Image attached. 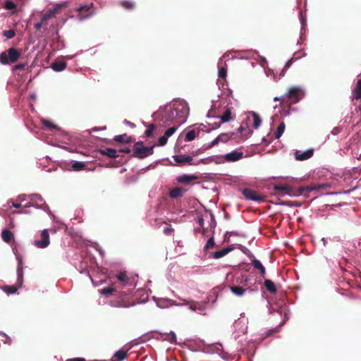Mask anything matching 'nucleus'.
I'll use <instances>...</instances> for the list:
<instances>
[{
  "label": "nucleus",
  "mask_w": 361,
  "mask_h": 361,
  "mask_svg": "<svg viewBox=\"0 0 361 361\" xmlns=\"http://www.w3.org/2000/svg\"><path fill=\"white\" fill-rule=\"evenodd\" d=\"M301 92L302 90L299 87H290L286 94L288 102H290V104H295L298 102L301 99L300 96Z\"/></svg>",
  "instance_id": "6e6552de"
},
{
  "label": "nucleus",
  "mask_w": 361,
  "mask_h": 361,
  "mask_svg": "<svg viewBox=\"0 0 361 361\" xmlns=\"http://www.w3.org/2000/svg\"><path fill=\"white\" fill-rule=\"evenodd\" d=\"M243 131H247V135H245L244 137H243V140L246 139L249 135L251 134L252 131L249 129H247V128L241 126H240L238 128V132L240 133H243Z\"/></svg>",
  "instance_id": "ea45409f"
},
{
  "label": "nucleus",
  "mask_w": 361,
  "mask_h": 361,
  "mask_svg": "<svg viewBox=\"0 0 361 361\" xmlns=\"http://www.w3.org/2000/svg\"><path fill=\"white\" fill-rule=\"evenodd\" d=\"M13 206L16 208H20L21 207V204L20 203H13Z\"/></svg>",
  "instance_id": "4d7b16f0"
},
{
  "label": "nucleus",
  "mask_w": 361,
  "mask_h": 361,
  "mask_svg": "<svg viewBox=\"0 0 361 361\" xmlns=\"http://www.w3.org/2000/svg\"><path fill=\"white\" fill-rule=\"evenodd\" d=\"M116 281L114 283H116L118 286V289L126 288V290L131 292L135 287V279L133 277L128 276L126 271H120L115 275L114 277Z\"/></svg>",
  "instance_id": "20e7f679"
},
{
  "label": "nucleus",
  "mask_w": 361,
  "mask_h": 361,
  "mask_svg": "<svg viewBox=\"0 0 361 361\" xmlns=\"http://www.w3.org/2000/svg\"><path fill=\"white\" fill-rule=\"evenodd\" d=\"M43 124L44 126L49 128V129H54L56 128V126L52 124L50 121L44 120L43 121Z\"/></svg>",
  "instance_id": "49530a36"
},
{
  "label": "nucleus",
  "mask_w": 361,
  "mask_h": 361,
  "mask_svg": "<svg viewBox=\"0 0 361 361\" xmlns=\"http://www.w3.org/2000/svg\"><path fill=\"white\" fill-rule=\"evenodd\" d=\"M219 142H220V140L219 139V137H216L209 145V147H212L216 145H217Z\"/></svg>",
  "instance_id": "3c124183"
},
{
  "label": "nucleus",
  "mask_w": 361,
  "mask_h": 361,
  "mask_svg": "<svg viewBox=\"0 0 361 361\" xmlns=\"http://www.w3.org/2000/svg\"><path fill=\"white\" fill-rule=\"evenodd\" d=\"M128 356V351L123 349L119 350L115 353L111 361H123Z\"/></svg>",
  "instance_id": "aec40b11"
},
{
  "label": "nucleus",
  "mask_w": 361,
  "mask_h": 361,
  "mask_svg": "<svg viewBox=\"0 0 361 361\" xmlns=\"http://www.w3.org/2000/svg\"><path fill=\"white\" fill-rule=\"evenodd\" d=\"M233 118L231 109L230 108H227L224 114L220 116L221 121L216 125V128H219L221 123L228 122Z\"/></svg>",
  "instance_id": "a211bd4d"
},
{
  "label": "nucleus",
  "mask_w": 361,
  "mask_h": 361,
  "mask_svg": "<svg viewBox=\"0 0 361 361\" xmlns=\"http://www.w3.org/2000/svg\"><path fill=\"white\" fill-rule=\"evenodd\" d=\"M176 130L177 127H171L166 130L164 135L169 138L176 131Z\"/></svg>",
  "instance_id": "a19ab883"
},
{
  "label": "nucleus",
  "mask_w": 361,
  "mask_h": 361,
  "mask_svg": "<svg viewBox=\"0 0 361 361\" xmlns=\"http://www.w3.org/2000/svg\"><path fill=\"white\" fill-rule=\"evenodd\" d=\"M185 190L182 187H176L169 191V196L171 198H178L183 195Z\"/></svg>",
  "instance_id": "6ab92c4d"
},
{
  "label": "nucleus",
  "mask_w": 361,
  "mask_h": 361,
  "mask_svg": "<svg viewBox=\"0 0 361 361\" xmlns=\"http://www.w3.org/2000/svg\"><path fill=\"white\" fill-rule=\"evenodd\" d=\"M15 31L13 30H8L3 31V35L8 39H11L15 36Z\"/></svg>",
  "instance_id": "58836bf2"
},
{
  "label": "nucleus",
  "mask_w": 361,
  "mask_h": 361,
  "mask_svg": "<svg viewBox=\"0 0 361 361\" xmlns=\"http://www.w3.org/2000/svg\"><path fill=\"white\" fill-rule=\"evenodd\" d=\"M66 63L63 61H55L51 64V68L55 71H61L66 68Z\"/></svg>",
  "instance_id": "a878e982"
},
{
  "label": "nucleus",
  "mask_w": 361,
  "mask_h": 361,
  "mask_svg": "<svg viewBox=\"0 0 361 361\" xmlns=\"http://www.w3.org/2000/svg\"><path fill=\"white\" fill-rule=\"evenodd\" d=\"M0 336L2 337V341L4 343L10 345L11 343V338L4 332H0Z\"/></svg>",
  "instance_id": "4c0bfd02"
},
{
  "label": "nucleus",
  "mask_w": 361,
  "mask_h": 361,
  "mask_svg": "<svg viewBox=\"0 0 361 361\" xmlns=\"http://www.w3.org/2000/svg\"><path fill=\"white\" fill-rule=\"evenodd\" d=\"M119 152H122V153H126V154H128L130 152V148L128 147H124V148H122V149H120L118 150Z\"/></svg>",
  "instance_id": "603ef678"
},
{
  "label": "nucleus",
  "mask_w": 361,
  "mask_h": 361,
  "mask_svg": "<svg viewBox=\"0 0 361 361\" xmlns=\"http://www.w3.org/2000/svg\"><path fill=\"white\" fill-rule=\"evenodd\" d=\"M252 265L254 266V267L259 270V269H262V267H263L262 264L260 262L259 260L257 259H254L252 261Z\"/></svg>",
  "instance_id": "c03bdc74"
},
{
  "label": "nucleus",
  "mask_w": 361,
  "mask_h": 361,
  "mask_svg": "<svg viewBox=\"0 0 361 361\" xmlns=\"http://www.w3.org/2000/svg\"><path fill=\"white\" fill-rule=\"evenodd\" d=\"M118 291H119L118 286L116 283H114L111 286H109L106 288H102L99 290V292L105 296L113 295L116 293H118Z\"/></svg>",
  "instance_id": "dca6fc26"
},
{
  "label": "nucleus",
  "mask_w": 361,
  "mask_h": 361,
  "mask_svg": "<svg viewBox=\"0 0 361 361\" xmlns=\"http://www.w3.org/2000/svg\"><path fill=\"white\" fill-rule=\"evenodd\" d=\"M214 245H215V243H214V238H211L207 240V244L205 245V249L207 250V249L212 248L214 246Z\"/></svg>",
  "instance_id": "a18cd8bd"
},
{
  "label": "nucleus",
  "mask_w": 361,
  "mask_h": 361,
  "mask_svg": "<svg viewBox=\"0 0 361 361\" xmlns=\"http://www.w3.org/2000/svg\"><path fill=\"white\" fill-rule=\"evenodd\" d=\"M231 291L237 296H242L245 292L246 289L241 286H233L230 287Z\"/></svg>",
  "instance_id": "c85d7f7f"
},
{
  "label": "nucleus",
  "mask_w": 361,
  "mask_h": 361,
  "mask_svg": "<svg viewBox=\"0 0 361 361\" xmlns=\"http://www.w3.org/2000/svg\"><path fill=\"white\" fill-rule=\"evenodd\" d=\"M243 157V152L239 151H232L224 156V161L227 162H234Z\"/></svg>",
  "instance_id": "ddd939ff"
},
{
  "label": "nucleus",
  "mask_w": 361,
  "mask_h": 361,
  "mask_svg": "<svg viewBox=\"0 0 361 361\" xmlns=\"http://www.w3.org/2000/svg\"><path fill=\"white\" fill-rule=\"evenodd\" d=\"M40 240H35L33 242V245L38 248H45L47 247L49 243V234L47 229H44L41 232Z\"/></svg>",
  "instance_id": "9b49d317"
},
{
  "label": "nucleus",
  "mask_w": 361,
  "mask_h": 361,
  "mask_svg": "<svg viewBox=\"0 0 361 361\" xmlns=\"http://www.w3.org/2000/svg\"><path fill=\"white\" fill-rule=\"evenodd\" d=\"M173 231H174L173 228H172L170 226L165 228L164 230V233L167 235H171Z\"/></svg>",
  "instance_id": "de8ad7c7"
},
{
  "label": "nucleus",
  "mask_w": 361,
  "mask_h": 361,
  "mask_svg": "<svg viewBox=\"0 0 361 361\" xmlns=\"http://www.w3.org/2000/svg\"><path fill=\"white\" fill-rule=\"evenodd\" d=\"M286 125L283 122H281L280 125L278 126L276 132L274 133V137L276 139H279L283 135L285 130Z\"/></svg>",
  "instance_id": "2f4dec72"
},
{
  "label": "nucleus",
  "mask_w": 361,
  "mask_h": 361,
  "mask_svg": "<svg viewBox=\"0 0 361 361\" xmlns=\"http://www.w3.org/2000/svg\"><path fill=\"white\" fill-rule=\"evenodd\" d=\"M154 128L155 126L154 124H150L145 132V135H146V137H149L152 136Z\"/></svg>",
  "instance_id": "e433bc0d"
},
{
  "label": "nucleus",
  "mask_w": 361,
  "mask_h": 361,
  "mask_svg": "<svg viewBox=\"0 0 361 361\" xmlns=\"http://www.w3.org/2000/svg\"><path fill=\"white\" fill-rule=\"evenodd\" d=\"M20 56V53L13 47L0 54V63L2 64L16 62Z\"/></svg>",
  "instance_id": "423d86ee"
},
{
  "label": "nucleus",
  "mask_w": 361,
  "mask_h": 361,
  "mask_svg": "<svg viewBox=\"0 0 361 361\" xmlns=\"http://www.w3.org/2000/svg\"><path fill=\"white\" fill-rule=\"evenodd\" d=\"M274 101H281V102H284L285 101V99L283 97L282 98H279V97H275L274 99Z\"/></svg>",
  "instance_id": "13d9d810"
},
{
  "label": "nucleus",
  "mask_w": 361,
  "mask_h": 361,
  "mask_svg": "<svg viewBox=\"0 0 361 361\" xmlns=\"http://www.w3.org/2000/svg\"><path fill=\"white\" fill-rule=\"evenodd\" d=\"M313 149H307L306 151L298 150L295 152V159L299 161L306 160L313 155Z\"/></svg>",
  "instance_id": "2eb2a0df"
},
{
  "label": "nucleus",
  "mask_w": 361,
  "mask_h": 361,
  "mask_svg": "<svg viewBox=\"0 0 361 361\" xmlns=\"http://www.w3.org/2000/svg\"><path fill=\"white\" fill-rule=\"evenodd\" d=\"M353 99L359 100L361 99V80L357 82L356 86L353 90Z\"/></svg>",
  "instance_id": "412c9836"
},
{
  "label": "nucleus",
  "mask_w": 361,
  "mask_h": 361,
  "mask_svg": "<svg viewBox=\"0 0 361 361\" xmlns=\"http://www.w3.org/2000/svg\"><path fill=\"white\" fill-rule=\"evenodd\" d=\"M235 133H221L219 135V139L220 142H226L230 140L234 139Z\"/></svg>",
  "instance_id": "c756f323"
},
{
  "label": "nucleus",
  "mask_w": 361,
  "mask_h": 361,
  "mask_svg": "<svg viewBox=\"0 0 361 361\" xmlns=\"http://www.w3.org/2000/svg\"><path fill=\"white\" fill-rule=\"evenodd\" d=\"M188 114V109L184 106L181 109L174 108L166 109L163 114V117L166 118L165 123L169 124L168 122H173L176 118H180V121H176V123L180 124L181 122L185 121V118Z\"/></svg>",
  "instance_id": "f03ea898"
},
{
  "label": "nucleus",
  "mask_w": 361,
  "mask_h": 361,
  "mask_svg": "<svg viewBox=\"0 0 361 361\" xmlns=\"http://www.w3.org/2000/svg\"><path fill=\"white\" fill-rule=\"evenodd\" d=\"M203 221H204V219H203L202 218H200V219H199L198 222H199V224H200V225L201 226H203Z\"/></svg>",
  "instance_id": "bf43d9fd"
},
{
  "label": "nucleus",
  "mask_w": 361,
  "mask_h": 361,
  "mask_svg": "<svg viewBox=\"0 0 361 361\" xmlns=\"http://www.w3.org/2000/svg\"><path fill=\"white\" fill-rule=\"evenodd\" d=\"M118 293L119 295L111 302L112 306L127 308L135 305V302L131 298L130 292L119 290Z\"/></svg>",
  "instance_id": "7ed1b4c3"
},
{
  "label": "nucleus",
  "mask_w": 361,
  "mask_h": 361,
  "mask_svg": "<svg viewBox=\"0 0 361 361\" xmlns=\"http://www.w3.org/2000/svg\"><path fill=\"white\" fill-rule=\"evenodd\" d=\"M130 126H131V127H134V126H135V124H134V123H130Z\"/></svg>",
  "instance_id": "680f3d73"
},
{
  "label": "nucleus",
  "mask_w": 361,
  "mask_h": 361,
  "mask_svg": "<svg viewBox=\"0 0 361 361\" xmlns=\"http://www.w3.org/2000/svg\"><path fill=\"white\" fill-rule=\"evenodd\" d=\"M197 178V177L194 175L183 174L182 176H178L176 178V180L180 183L190 184L192 181L195 180Z\"/></svg>",
  "instance_id": "f3484780"
},
{
  "label": "nucleus",
  "mask_w": 361,
  "mask_h": 361,
  "mask_svg": "<svg viewBox=\"0 0 361 361\" xmlns=\"http://www.w3.org/2000/svg\"><path fill=\"white\" fill-rule=\"evenodd\" d=\"M325 185L324 184H314L307 187H299L295 189L291 186L286 185H276L274 186L273 189L276 195H288L290 196H299L301 195H306V192L317 190L322 188H325Z\"/></svg>",
  "instance_id": "f257e3e1"
},
{
  "label": "nucleus",
  "mask_w": 361,
  "mask_h": 361,
  "mask_svg": "<svg viewBox=\"0 0 361 361\" xmlns=\"http://www.w3.org/2000/svg\"><path fill=\"white\" fill-rule=\"evenodd\" d=\"M250 114L253 118L252 126L254 128L257 129L261 125V123H262L261 118L259 117V114H257L256 112L252 111Z\"/></svg>",
  "instance_id": "7c9ffc66"
},
{
  "label": "nucleus",
  "mask_w": 361,
  "mask_h": 361,
  "mask_svg": "<svg viewBox=\"0 0 361 361\" xmlns=\"http://www.w3.org/2000/svg\"><path fill=\"white\" fill-rule=\"evenodd\" d=\"M301 20H302V23H303L304 20L302 18H301Z\"/></svg>",
  "instance_id": "69168bd1"
},
{
  "label": "nucleus",
  "mask_w": 361,
  "mask_h": 361,
  "mask_svg": "<svg viewBox=\"0 0 361 361\" xmlns=\"http://www.w3.org/2000/svg\"><path fill=\"white\" fill-rule=\"evenodd\" d=\"M173 158L176 163L180 165H184L186 163H188L190 165L194 164L192 162L193 159L191 156L179 154L173 156Z\"/></svg>",
  "instance_id": "4468645a"
},
{
  "label": "nucleus",
  "mask_w": 361,
  "mask_h": 361,
  "mask_svg": "<svg viewBox=\"0 0 361 361\" xmlns=\"http://www.w3.org/2000/svg\"><path fill=\"white\" fill-rule=\"evenodd\" d=\"M233 247H226V248H224L221 250H219V251H216V252H214L213 254H212V256L215 259H219L221 257H224L225 255H226L228 253H229L231 250H233Z\"/></svg>",
  "instance_id": "b1692460"
},
{
  "label": "nucleus",
  "mask_w": 361,
  "mask_h": 361,
  "mask_svg": "<svg viewBox=\"0 0 361 361\" xmlns=\"http://www.w3.org/2000/svg\"><path fill=\"white\" fill-rule=\"evenodd\" d=\"M13 226H14L13 224H11L10 227H11V228H13Z\"/></svg>",
  "instance_id": "e2e57ef3"
},
{
  "label": "nucleus",
  "mask_w": 361,
  "mask_h": 361,
  "mask_svg": "<svg viewBox=\"0 0 361 361\" xmlns=\"http://www.w3.org/2000/svg\"><path fill=\"white\" fill-rule=\"evenodd\" d=\"M176 336L175 333L171 332V337H170V338H169V341H170L171 342H174V341H176Z\"/></svg>",
  "instance_id": "5fc2aeb1"
},
{
  "label": "nucleus",
  "mask_w": 361,
  "mask_h": 361,
  "mask_svg": "<svg viewBox=\"0 0 361 361\" xmlns=\"http://www.w3.org/2000/svg\"><path fill=\"white\" fill-rule=\"evenodd\" d=\"M1 236L2 240L6 243H10L13 239V233L8 229H4L1 232Z\"/></svg>",
  "instance_id": "4be33fe9"
},
{
  "label": "nucleus",
  "mask_w": 361,
  "mask_h": 361,
  "mask_svg": "<svg viewBox=\"0 0 361 361\" xmlns=\"http://www.w3.org/2000/svg\"><path fill=\"white\" fill-rule=\"evenodd\" d=\"M63 4H56L53 8L49 9L47 13H45L42 16V21L44 22L45 24L47 22L50 20L51 18H55L56 15H58L61 8H63Z\"/></svg>",
  "instance_id": "f8f14e48"
},
{
  "label": "nucleus",
  "mask_w": 361,
  "mask_h": 361,
  "mask_svg": "<svg viewBox=\"0 0 361 361\" xmlns=\"http://www.w3.org/2000/svg\"><path fill=\"white\" fill-rule=\"evenodd\" d=\"M119 5L126 10L132 11L135 7V4L129 0H123L119 2Z\"/></svg>",
  "instance_id": "bb28decb"
},
{
  "label": "nucleus",
  "mask_w": 361,
  "mask_h": 361,
  "mask_svg": "<svg viewBox=\"0 0 361 361\" xmlns=\"http://www.w3.org/2000/svg\"><path fill=\"white\" fill-rule=\"evenodd\" d=\"M227 75L226 66H219V78L225 80Z\"/></svg>",
  "instance_id": "c9c22d12"
},
{
  "label": "nucleus",
  "mask_w": 361,
  "mask_h": 361,
  "mask_svg": "<svg viewBox=\"0 0 361 361\" xmlns=\"http://www.w3.org/2000/svg\"><path fill=\"white\" fill-rule=\"evenodd\" d=\"M17 274H18V279H17V282H16V285H13V286L6 285V286H4L2 287V290L7 294H13V293H16L18 289L19 288H20L23 285V268H22V262L18 264Z\"/></svg>",
  "instance_id": "0eeeda50"
},
{
  "label": "nucleus",
  "mask_w": 361,
  "mask_h": 361,
  "mask_svg": "<svg viewBox=\"0 0 361 361\" xmlns=\"http://www.w3.org/2000/svg\"><path fill=\"white\" fill-rule=\"evenodd\" d=\"M190 308L192 310H195V307H194V306H191Z\"/></svg>",
  "instance_id": "0e129e2a"
},
{
  "label": "nucleus",
  "mask_w": 361,
  "mask_h": 361,
  "mask_svg": "<svg viewBox=\"0 0 361 361\" xmlns=\"http://www.w3.org/2000/svg\"><path fill=\"white\" fill-rule=\"evenodd\" d=\"M295 61V59L294 58H291L290 59H289L286 65L284 66V68L282 71V73L283 75L284 74V73L291 66V65L293 64V63Z\"/></svg>",
  "instance_id": "79ce46f5"
},
{
  "label": "nucleus",
  "mask_w": 361,
  "mask_h": 361,
  "mask_svg": "<svg viewBox=\"0 0 361 361\" xmlns=\"http://www.w3.org/2000/svg\"><path fill=\"white\" fill-rule=\"evenodd\" d=\"M100 153L103 155H106L110 158H117L118 157V151L112 148H106L101 149Z\"/></svg>",
  "instance_id": "5701e85b"
},
{
  "label": "nucleus",
  "mask_w": 361,
  "mask_h": 361,
  "mask_svg": "<svg viewBox=\"0 0 361 361\" xmlns=\"http://www.w3.org/2000/svg\"><path fill=\"white\" fill-rule=\"evenodd\" d=\"M66 361H85V360L82 357H75V358H71L68 359Z\"/></svg>",
  "instance_id": "864d4df0"
},
{
  "label": "nucleus",
  "mask_w": 361,
  "mask_h": 361,
  "mask_svg": "<svg viewBox=\"0 0 361 361\" xmlns=\"http://www.w3.org/2000/svg\"><path fill=\"white\" fill-rule=\"evenodd\" d=\"M154 147L155 145L145 147L143 142L138 141L133 146V156L141 159L147 157L154 153Z\"/></svg>",
  "instance_id": "39448f33"
},
{
  "label": "nucleus",
  "mask_w": 361,
  "mask_h": 361,
  "mask_svg": "<svg viewBox=\"0 0 361 361\" xmlns=\"http://www.w3.org/2000/svg\"><path fill=\"white\" fill-rule=\"evenodd\" d=\"M259 271H260V274L262 276H264L265 274H266V271H265V268L263 267H262V269H259Z\"/></svg>",
  "instance_id": "6e6d98bb"
},
{
  "label": "nucleus",
  "mask_w": 361,
  "mask_h": 361,
  "mask_svg": "<svg viewBox=\"0 0 361 361\" xmlns=\"http://www.w3.org/2000/svg\"><path fill=\"white\" fill-rule=\"evenodd\" d=\"M25 68V63L18 64L14 66L15 70H23Z\"/></svg>",
  "instance_id": "8fccbe9b"
},
{
  "label": "nucleus",
  "mask_w": 361,
  "mask_h": 361,
  "mask_svg": "<svg viewBox=\"0 0 361 361\" xmlns=\"http://www.w3.org/2000/svg\"><path fill=\"white\" fill-rule=\"evenodd\" d=\"M167 141H168V137L165 135H164L163 136L159 137V139L158 140L157 145L164 146L166 144Z\"/></svg>",
  "instance_id": "37998d69"
},
{
  "label": "nucleus",
  "mask_w": 361,
  "mask_h": 361,
  "mask_svg": "<svg viewBox=\"0 0 361 361\" xmlns=\"http://www.w3.org/2000/svg\"><path fill=\"white\" fill-rule=\"evenodd\" d=\"M264 285L267 290L271 293H276V288L274 282L269 279H266L264 282Z\"/></svg>",
  "instance_id": "cd10ccee"
},
{
  "label": "nucleus",
  "mask_w": 361,
  "mask_h": 361,
  "mask_svg": "<svg viewBox=\"0 0 361 361\" xmlns=\"http://www.w3.org/2000/svg\"><path fill=\"white\" fill-rule=\"evenodd\" d=\"M44 25H45V23L41 20L40 22L35 24V28L39 30L42 28Z\"/></svg>",
  "instance_id": "09e8293b"
},
{
  "label": "nucleus",
  "mask_w": 361,
  "mask_h": 361,
  "mask_svg": "<svg viewBox=\"0 0 361 361\" xmlns=\"http://www.w3.org/2000/svg\"><path fill=\"white\" fill-rule=\"evenodd\" d=\"M210 219H211L212 222L214 221V217L212 214L210 215Z\"/></svg>",
  "instance_id": "052dcab7"
},
{
  "label": "nucleus",
  "mask_w": 361,
  "mask_h": 361,
  "mask_svg": "<svg viewBox=\"0 0 361 361\" xmlns=\"http://www.w3.org/2000/svg\"><path fill=\"white\" fill-rule=\"evenodd\" d=\"M114 140L121 143H129L132 141V137L128 136L126 134L116 135L114 137Z\"/></svg>",
  "instance_id": "393cba45"
},
{
  "label": "nucleus",
  "mask_w": 361,
  "mask_h": 361,
  "mask_svg": "<svg viewBox=\"0 0 361 361\" xmlns=\"http://www.w3.org/2000/svg\"><path fill=\"white\" fill-rule=\"evenodd\" d=\"M196 135H197V133L195 130L192 129V130H189L185 134V141L190 142V141L195 140V138L196 137Z\"/></svg>",
  "instance_id": "72a5a7b5"
},
{
  "label": "nucleus",
  "mask_w": 361,
  "mask_h": 361,
  "mask_svg": "<svg viewBox=\"0 0 361 361\" xmlns=\"http://www.w3.org/2000/svg\"><path fill=\"white\" fill-rule=\"evenodd\" d=\"M92 7V3L90 4L81 5L77 7L75 11L78 13V18L80 20H83L90 17L93 13V11L91 10Z\"/></svg>",
  "instance_id": "1a4fd4ad"
},
{
  "label": "nucleus",
  "mask_w": 361,
  "mask_h": 361,
  "mask_svg": "<svg viewBox=\"0 0 361 361\" xmlns=\"http://www.w3.org/2000/svg\"><path fill=\"white\" fill-rule=\"evenodd\" d=\"M4 8L7 10L12 11V13L16 12V5L11 0H6L4 4Z\"/></svg>",
  "instance_id": "473e14b6"
},
{
  "label": "nucleus",
  "mask_w": 361,
  "mask_h": 361,
  "mask_svg": "<svg viewBox=\"0 0 361 361\" xmlns=\"http://www.w3.org/2000/svg\"><path fill=\"white\" fill-rule=\"evenodd\" d=\"M242 192L246 200H252L257 202H262L264 201V197L262 195H259L256 191L250 189L244 188Z\"/></svg>",
  "instance_id": "9d476101"
},
{
  "label": "nucleus",
  "mask_w": 361,
  "mask_h": 361,
  "mask_svg": "<svg viewBox=\"0 0 361 361\" xmlns=\"http://www.w3.org/2000/svg\"><path fill=\"white\" fill-rule=\"evenodd\" d=\"M86 167L85 164L81 161H75L72 164V168L74 171H81L85 169Z\"/></svg>",
  "instance_id": "f704fd0d"
}]
</instances>
